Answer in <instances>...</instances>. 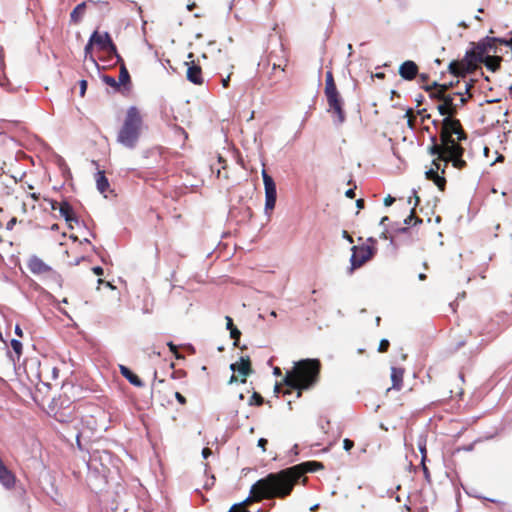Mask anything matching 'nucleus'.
I'll return each instance as SVG.
<instances>
[{"label":"nucleus","instance_id":"obj_16","mask_svg":"<svg viewBox=\"0 0 512 512\" xmlns=\"http://www.w3.org/2000/svg\"><path fill=\"white\" fill-rule=\"evenodd\" d=\"M185 65H187V80L195 85H201L203 83L201 66L196 64L194 61L185 62Z\"/></svg>","mask_w":512,"mask_h":512},{"label":"nucleus","instance_id":"obj_55","mask_svg":"<svg viewBox=\"0 0 512 512\" xmlns=\"http://www.w3.org/2000/svg\"><path fill=\"white\" fill-rule=\"evenodd\" d=\"M355 195H356L355 188H350V189L346 190V192H345V196L349 199L355 198Z\"/></svg>","mask_w":512,"mask_h":512},{"label":"nucleus","instance_id":"obj_22","mask_svg":"<svg viewBox=\"0 0 512 512\" xmlns=\"http://www.w3.org/2000/svg\"><path fill=\"white\" fill-rule=\"evenodd\" d=\"M431 145L428 146L427 152L431 156H436L438 161L443 160V151H442V140H440V144L437 143L436 136H430Z\"/></svg>","mask_w":512,"mask_h":512},{"label":"nucleus","instance_id":"obj_43","mask_svg":"<svg viewBox=\"0 0 512 512\" xmlns=\"http://www.w3.org/2000/svg\"><path fill=\"white\" fill-rule=\"evenodd\" d=\"M437 110L439 112V114L441 116H444V117H451V110H449V108H447L443 103H440L438 106H437Z\"/></svg>","mask_w":512,"mask_h":512},{"label":"nucleus","instance_id":"obj_32","mask_svg":"<svg viewBox=\"0 0 512 512\" xmlns=\"http://www.w3.org/2000/svg\"><path fill=\"white\" fill-rule=\"evenodd\" d=\"M492 40L491 46H496V43L508 47L511 49V59H512V38H502V37H490Z\"/></svg>","mask_w":512,"mask_h":512},{"label":"nucleus","instance_id":"obj_46","mask_svg":"<svg viewBox=\"0 0 512 512\" xmlns=\"http://www.w3.org/2000/svg\"><path fill=\"white\" fill-rule=\"evenodd\" d=\"M354 447V441L345 438L343 440V449L347 452H349Z\"/></svg>","mask_w":512,"mask_h":512},{"label":"nucleus","instance_id":"obj_61","mask_svg":"<svg viewBox=\"0 0 512 512\" xmlns=\"http://www.w3.org/2000/svg\"><path fill=\"white\" fill-rule=\"evenodd\" d=\"M356 206L359 210L363 209L364 206H365V201L364 199L360 198V199H357L356 200Z\"/></svg>","mask_w":512,"mask_h":512},{"label":"nucleus","instance_id":"obj_5","mask_svg":"<svg viewBox=\"0 0 512 512\" xmlns=\"http://www.w3.org/2000/svg\"><path fill=\"white\" fill-rule=\"evenodd\" d=\"M147 133L148 126L144 123L140 110L136 106H130V149Z\"/></svg>","mask_w":512,"mask_h":512},{"label":"nucleus","instance_id":"obj_14","mask_svg":"<svg viewBox=\"0 0 512 512\" xmlns=\"http://www.w3.org/2000/svg\"><path fill=\"white\" fill-rule=\"evenodd\" d=\"M230 369L243 377L241 383H246V377L253 373L249 356H241L239 361L230 364Z\"/></svg>","mask_w":512,"mask_h":512},{"label":"nucleus","instance_id":"obj_58","mask_svg":"<svg viewBox=\"0 0 512 512\" xmlns=\"http://www.w3.org/2000/svg\"><path fill=\"white\" fill-rule=\"evenodd\" d=\"M92 271L94 274H96L98 276L103 275V268L100 266L93 267Z\"/></svg>","mask_w":512,"mask_h":512},{"label":"nucleus","instance_id":"obj_44","mask_svg":"<svg viewBox=\"0 0 512 512\" xmlns=\"http://www.w3.org/2000/svg\"><path fill=\"white\" fill-rule=\"evenodd\" d=\"M389 346H390L389 340L386 338H383V339H381V341L379 343L378 351L386 352L388 350Z\"/></svg>","mask_w":512,"mask_h":512},{"label":"nucleus","instance_id":"obj_9","mask_svg":"<svg viewBox=\"0 0 512 512\" xmlns=\"http://www.w3.org/2000/svg\"><path fill=\"white\" fill-rule=\"evenodd\" d=\"M350 257V271L360 268L366 261L370 260L375 254V249L369 245L353 246Z\"/></svg>","mask_w":512,"mask_h":512},{"label":"nucleus","instance_id":"obj_47","mask_svg":"<svg viewBox=\"0 0 512 512\" xmlns=\"http://www.w3.org/2000/svg\"><path fill=\"white\" fill-rule=\"evenodd\" d=\"M459 81L456 82H448V83H442L441 89L446 93L449 89L453 88L455 85H457Z\"/></svg>","mask_w":512,"mask_h":512},{"label":"nucleus","instance_id":"obj_62","mask_svg":"<svg viewBox=\"0 0 512 512\" xmlns=\"http://www.w3.org/2000/svg\"><path fill=\"white\" fill-rule=\"evenodd\" d=\"M342 237L344 239H347L349 243H353V238L349 235V233L346 230L342 231Z\"/></svg>","mask_w":512,"mask_h":512},{"label":"nucleus","instance_id":"obj_27","mask_svg":"<svg viewBox=\"0 0 512 512\" xmlns=\"http://www.w3.org/2000/svg\"><path fill=\"white\" fill-rule=\"evenodd\" d=\"M338 91L336 83L334 81V77L331 71H327L326 79H325V89L324 94H328L330 92Z\"/></svg>","mask_w":512,"mask_h":512},{"label":"nucleus","instance_id":"obj_36","mask_svg":"<svg viewBox=\"0 0 512 512\" xmlns=\"http://www.w3.org/2000/svg\"><path fill=\"white\" fill-rule=\"evenodd\" d=\"M463 94H464L463 92H456V93H454V95L459 96V97H460V99H459V102H457V103H456V102H454V105H453L452 110H451V115L456 114L457 109H458L459 107L463 106V105L466 103V101H467V100H466V98L463 96Z\"/></svg>","mask_w":512,"mask_h":512},{"label":"nucleus","instance_id":"obj_21","mask_svg":"<svg viewBox=\"0 0 512 512\" xmlns=\"http://www.w3.org/2000/svg\"><path fill=\"white\" fill-rule=\"evenodd\" d=\"M404 369L401 367H391L392 389L400 390L403 384Z\"/></svg>","mask_w":512,"mask_h":512},{"label":"nucleus","instance_id":"obj_6","mask_svg":"<svg viewBox=\"0 0 512 512\" xmlns=\"http://www.w3.org/2000/svg\"><path fill=\"white\" fill-rule=\"evenodd\" d=\"M440 140H442V151L444 161L442 173H445V169L448 166L449 159L454 157L455 155L464 154L465 149L457 142V140L453 136L449 135L447 132L441 133Z\"/></svg>","mask_w":512,"mask_h":512},{"label":"nucleus","instance_id":"obj_38","mask_svg":"<svg viewBox=\"0 0 512 512\" xmlns=\"http://www.w3.org/2000/svg\"><path fill=\"white\" fill-rule=\"evenodd\" d=\"M441 86H442V83H439L438 81H434V82H432L431 84H423V85L421 86V88H422L425 92H431V91H434V90L441 89Z\"/></svg>","mask_w":512,"mask_h":512},{"label":"nucleus","instance_id":"obj_42","mask_svg":"<svg viewBox=\"0 0 512 512\" xmlns=\"http://www.w3.org/2000/svg\"><path fill=\"white\" fill-rule=\"evenodd\" d=\"M456 95L453 94H447L444 96L443 100H442V103L447 107L449 108V110H452V107L454 105V97Z\"/></svg>","mask_w":512,"mask_h":512},{"label":"nucleus","instance_id":"obj_8","mask_svg":"<svg viewBox=\"0 0 512 512\" xmlns=\"http://www.w3.org/2000/svg\"><path fill=\"white\" fill-rule=\"evenodd\" d=\"M262 179L265 190V213L268 215L275 208L277 201V187L271 175L265 169L262 170Z\"/></svg>","mask_w":512,"mask_h":512},{"label":"nucleus","instance_id":"obj_45","mask_svg":"<svg viewBox=\"0 0 512 512\" xmlns=\"http://www.w3.org/2000/svg\"><path fill=\"white\" fill-rule=\"evenodd\" d=\"M330 424V421L329 420H325L323 421L322 419H320L318 421V427L319 429L324 433V434H327L328 433V429H327V426Z\"/></svg>","mask_w":512,"mask_h":512},{"label":"nucleus","instance_id":"obj_51","mask_svg":"<svg viewBox=\"0 0 512 512\" xmlns=\"http://www.w3.org/2000/svg\"><path fill=\"white\" fill-rule=\"evenodd\" d=\"M175 399L181 405H184L187 402L186 398L180 392H175Z\"/></svg>","mask_w":512,"mask_h":512},{"label":"nucleus","instance_id":"obj_4","mask_svg":"<svg viewBox=\"0 0 512 512\" xmlns=\"http://www.w3.org/2000/svg\"><path fill=\"white\" fill-rule=\"evenodd\" d=\"M91 42L102 53L106 54L109 61L115 59V63L122 61L123 58L118 54L115 44L112 42L107 32L94 31L90 36Z\"/></svg>","mask_w":512,"mask_h":512},{"label":"nucleus","instance_id":"obj_25","mask_svg":"<svg viewBox=\"0 0 512 512\" xmlns=\"http://www.w3.org/2000/svg\"><path fill=\"white\" fill-rule=\"evenodd\" d=\"M153 158V161H147L143 163V166L146 168L153 167L154 162H157L158 159H161V153L157 148L148 149L143 152V158Z\"/></svg>","mask_w":512,"mask_h":512},{"label":"nucleus","instance_id":"obj_37","mask_svg":"<svg viewBox=\"0 0 512 512\" xmlns=\"http://www.w3.org/2000/svg\"><path fill=\"white\" fill-rule=\"evenodd\" d=\"M11 347L13 351L16 353L17 358L19 359L22 355V343L19 340L12 339L11 340Z\"/></svg>","mask_w":512,"mask_h":512},{"label":"nucleus","instance_id":"obj_57","mask_svg":"<svg viewBox=\"0 0 512 512\" xmlns=\"http://www.w3.org/2000/svg\"><path fill=\"white\" fill-rule=\"evenodd\" d=\"M418 114L422 116L423 121L431 117L430 114H426V109L418 110Z\"/></svg>","mask_w":512,"mask_h":512},{"label":"nucleus","instance_id":"obj_35","mask_svg":"<svg viewBox=\"0 0 512 512\" xmlns=\"http://www.w3.org/2000/svg\"><path fill=\"white\" fill-rule=\"evenodd\" d=\"M263 403L264 398L258 392H253L248 402L250 406H261Z\"/></svg>","mask_w":512,"mask_h":512},{"label":"nucleus","instance_id":"obj_40","mask_svg":"<svg viewBox=\"0 0 512 512\" xmlns=\"http://www.w3.org/2000/svg\"><path fill=\"white\" fill-rule=\"evenodd\" d=\"M428 93H429V97L431 99L438 100L441 102H442L444 96L446 95V93L442 89L434 90V91H431Z\"/></svg>","mask_w":512,"mask_h":512},{"label":"nucleus","instance_id":"obj_7","mask_svg":"<svg viewBox=\"0 0 512 512\" xmlns=\"http://www.w3.org/2000/svg\"><path fill=\"white\" fill-rule=\"evenodd\" d=\"M328 112H331L336 116L333 122L335 125H342L346 121V113L344 111V100L341 97L339 91L330 92L325 94Z\"/></svg>","mask_w":512,"mask_h":512},{"label":"nucleus","instance_id":"obj_59","mask_svg":"<svg viewBox=\"0 0 512 512\" xmlns=\"http://www.w3.org/2000/svg\"><path fill=\"white\" fill-rule=\"evenodd\" d=\"M167 346L169 347V350L172 352V353H176L177 351V345H175L172 341H169L167 342Z\"/></svg>","mask_w":512,"mask_h":512},{"label":"nucleus","instance_id":"obj_63","mask_svg":"<svg viewBox=\"0 0 512 512\" xmlns=\"http://www.w3.org/2000/svg\"><path fill=\"white\" fill-rule=\"evenodd\" d=\"M466 344V341L465 340H460L456 343V346L454 348V351H458L459 349H461L462 347H464Z\"/></svg>","mask_w":512,"mask_h":512},{"label":"nucleus","instance_id":"obj_64","mask_svg":"<svg viewBox=\"0 0 512 512\" xmlns=\"http://www.w3.org/2000/svg\"><path fill=\"white\" fill-rule=\"evenodd\" d=\"M474 86V81L471 79L469 82L465 84V91L464 93H468L469 90Z\"/></svg>","mask_w":512,"mask_h":512},{"label":"nucleus","instance_id":"obj_20","mask_svg":"<svg viewBox=\"0 0 512 512\" xmlns=\"http://www.w3.org/2000/svg\"><path fill=\"white\" fill-rule=\"evenodd\" d=\"M491 56L489 53H486L484 56V60L481 62L485 65V67L491 72H496L500 69L501 56L498 53H493Z\"/></svg>","mask_w":512,"mask_h":512},{"label":"nucleus","instance_id":"obj_34","mask_svg":"<svg viewBox=\"0 0 512 512\" xmlns=\"http://www.w3.org/2000/svg\"><path fill=\"white\" fill-rule=\"evenodd\" d=\"M94 47H95L94 43L91 42V38H89V41L84 48V59L85 60L89 59L92 63L96 64V60L92 55V51H93Z\"/></svg>","mask_w":512,"mask_h":512},{"label":"nucleus","instance_id":"obj_12","mask_svg":"<svg viewBox=\"0 0 512 512\" xmlns=\"http://www.w3.org/2000/svg\"><path fill=\"white\" fill-rule=\"evenodd\" d=\"M132 308L134 311L139 310L142 314H149L152 312L153 298L151 297L147 287L141 288L139 294L136 295Z\"/></svg>","mask_w":512,"mask_h":512},{"label":"nucleus","instance_id":"obj_13","mask_svg":"<svg viewBox=\"0 0 512 512\" xmlns=\"http://www.w3.org/2000/svg\"><path fill=\"white\" fill-rule=\"evenodd\" d=\"M432 165L435 167H431L428 170L425 171V178L427 180L433 181L434 184L439 188V190L443 191L445 189L446 185V179L444 177V173L441 175L438 173V170H442L441 164L438 161V159L432 160Z\"/></svg>","mask_w":512,"mask_h":512},{"label":"nucleus","instance_id":"obj_60","mask_svg":"<svg viewBox=\"0 0 512 512\" xmlns=\"http://www.w3.org/2000/svg\"><path fill=\"white\" fill-rule=\"evenodd\" d=\"M212 454V451L209 448H204L202 450V457L207 459Z\"/></svg>","mask_w":512,"mask_h":512},{"label":"nucleus","instance_id":"obj_24","mask_svg":"<svg viewBox=\"0 0 512 512\" xmlns=\"http://www.w3.org/2000/svg\"><path fill=\"white\" fill-rule=\"evenodd\" d=\"M85 11H86V3L85 2H82L80 4H78L71 12L70 14V20L72 23L74 24H78L84 14H85Z\"/></svg>","mask_w":512,"mask_h":512},{"label":"nucleus","instance_id":"obj_15","mask_svg":"<svg viewBox=\"0 0 512 512\" xmlns=\"http://www.w3.org/2000/svg\"><path fill=\"white\" fill-rule=\"evenodd\" d=\"M419 67L413 60H406L400 66L398 73L403 80L412 81L418 75Z\"/></svg>","mask_w":512,"mask_h":512},{"label":"nucleus","instance_id":"obj_18","mask_svg":"<svg viewBox=\"0 0 512 512\" xmlns=\"http://www.w3.org/2000/svg\"><path fill=\"white\" fill-rule=\"evenodd\" d=\"M391 230L396 234L408 235V237L403 240V243H405L407 245H411L416 240V238L413 235L412 229L405 225H401L399 222L392 223Z\"/></svg>","mask_w":512,"mask_h":512},{"label":"nucleus","instance_id":"obj_53","mask_svg":"<svg viewBox=\"0 0 512 512\" xmlns=\"http://www.w3.org/2000/svg\"><path fill=\"white\" fill-rule=\"evenodd\" d=\"M395 202V198L391 195H387L385 198H384V205L385 206H391L393 203Z\"/></svg>","mask_w":512,"mask_h":512},{"label":"nucleus","instance_id":"obj_11","mask_svg":"<svg viewBox=\"0 0 512 512\" xmlns=\"http://www.w3.org/2000/svg\"><path fill=\"white\" fill-rule=\"evenodd\" d=\"M27 267L32 274L37 276L58 277V274L51 266L46 264L41 258L35 255L28 259Z\"/></svg>","mask_w":512,"mask_h":512},{"label":"nucleus","instance_id":"obj_29","mask_svg":"<svg viewBox=\"0 0 512 512\" xmlns=\"http://www.w3.org/2000/svg\"><path fill=\"white\" fill-rule=\"evenodd\" d=\"M423 220L420 217L414 215V208L411 209L410 214L404 219L403 224L411 229L419 224H421Z\"/></svg>","mask_w":512,"mask_h":512},{"label":"nucleus","instance_id":"obj_1","mask_svg":"<svg viewBox=\"0 0 512 512\" xmlns=\"http://www.w3.org/2000/svg\"><path fill=\"white\" fill-rule=\"evenodd\" d=\"M318 461H306L278 472H271L260 478L251 486L255 499L262 497H278L284 499L291 494L294 486L306 472H315L323 469Z\"/></svg>","mask_w":512,"mask_h":512},{"label":"nucleus","instance_id":"obj_52","mask_svg":"<svg viewBox=\"0 0 512 512\" xmlns=\"http://www.w3.org/2000/svg\"><path fill=\"white\" fill-rule=\"evenodd\" d=\"M45 201H47L51 207L52 210H59V204L56 200H53V199H44Z\"/></svg>","mask_w":512,"mask_h":512},{"label":"nucleus","instance_id":"obj_49","mask_svg":"<svg viewBox=\"0 0 512 512\" xmlns=\"http://www.w3.org/2000/svg\"><path fill=\"white\" fill-rule=\"evenodd\" d=\"M421 466H422L423 474H424V477H425L426 481L430 482L431 481V476H430L429 469L425 465V462H421Z\"/></svg>","mask_w":512,"mask_h":512},{"label":"nucleus","instance_id":"obj_28","mask_svg":"<svg viewBox=\"0 0 512 512\" xmlns=\"http://www.w3.org/2000/svg\"><path fill=\"white\" fill-rule=\"evenodd\" d=\"M122 121L123 124L118 134V141L123 144H126L128 142V113L124 116Z\"/></svg>","mask_w":512,"mask_h":512},{"label":"nucleus","instance_id":"obj_19","mask_svg":"<svg viewBox=\"0 0 512 512\" xmlns=\"http://www.w3.org/2000/svg\"><path fill=\"white\" fill-rule=\"evenodd\" d=\"M59 213L70 226L72 222H77V217L75 216L74 210L69 202L62 201L59 204Z\"/></svg>","mask_w":512,"mask_h":512},{"label":"nucleus","instance_id":"obj_48","mask_svg":"<svg viewBox=\"0 0 512 512\" xmlns=\"http://www.w3.org/2000/svg\"><path fill=\"white\" fill-rule=\"evenodd\" d=\"M80 86V96L84 97L86 90H87V81L86 80H80L79 81Z\"/></svg>","mask_w":512,"mask_h":512},{"label":"nucleus","instance_id":"obj_3","mask_svg":"<svg viewBox=\"0 0 512 512\" xmlns=\"http://www.w3.org/2000/svg\"><path fill=\"white\" fill-rule=\"evenodd\" d=\"M492 40L493 39H490V36H486L479 40L476 44L472 43V47L466 51L462 61L465 64L466 70L469 71L470 66L475 63H481L484 60L486 53H498L496 46H491Z\"/></svg>","mask_w":512,"mask_h":512},{"label":"nucleus","instance_id":"obj_41","mask_svg":"<svg viewBox=\"0 0 512 512\" xmlns=\"http://www.w3.org/2000/svg\"><path fill=\"white\" fill-rule=\"evenodd\" d=\"M130 384L137 386V387H142L144 385L141 378L137 374L132 372L131 370H130Z\"/></svg>","mask_w":512,"mask_h":512},{"label":"nucleus","instance_id":"obj_30","mask_svg":"<svg viewBox=\"0 0 512 512\" xmlns=\"http://www.w3.org/2000/svg\"><path fill=\"white\" fill-rule=\"evenodd\" d=\"M96 183H97V188L101 193H104L109 187L108 180L103 172L97 173Z\"/></svg>","mask_w":512,"mask_h":512},{"label":"nucleus","instance_id":"obj_23","mask_svg":"<svg viewBox=\"0 0 512 512\" xmlns=\"http://www.w3.org/2000/svg\"><path fill=\"white\" fill-rule=\"evenodd\" d=\"M448 71L450 74L456 77H464L468 73V70L465 69V64L455 60L449 63Z\"/></svg>","mask_w":512,"mask_h":512},{"label":"nucleus","instance_id":"obj_39","mask_svg":"<svg viewBox=\"0 0 512 512\" xmlns=\"http://www.w3.org/2000/svg\"><path fill=\"white\" fill-rule=\"evenodd\" d=\"M229 331H230V337L234 340V343H233L234 346H238L239 339L241 336V331L236 326L231 328Z\"/></svg>","mask_w":512,"mask_h":512},{"label":"nucleus","instance_id":"obj_31","mask_svg":"<svg viewBox=\"0 0 512 512\" xmlns=\"http://www.w3.org/2000/svg\"><path fill=\"white\" fill-rule=\"evenodd\" d=\"M264 498H266V499H272L273 497H262V498H260V499H255V497H254V493H252V492L250 491V494H249L248 498H246L244 501H242V502H240V503H236V504H234V505H233V507H237V508H238V512H250L249 510H247L246 508H244V507H243V505H244L247 501H249L250 499H251L252 501L259 502V501H261V500H262V499H264Z\"/></svg>","mask_w":512,"mask_h":512},{"label":"nucleus","instance_id":"obj_10","mask_svg":"<svg viewBox=\"0 0 512 512\" xmlns=\"http://www.w3.org/2000/svg\"><path fill=\"white\" fill-rule=\"evenodd\" d=\"M120 63V75L118 80L115 77L110 75H102V81L112 89L113 93L123 92L128 83V71L126 69V65L124 60L119 61Z\"/></svg>","mask_w":512,"mask_h":512},{"label":"nucleus","instance_id":"obj_33","mask_svg":"<svg viewBox=\"0 0 512 512\" xmlns=\"http://www.w3.org/2000/svg\"><path fill=\"white\" fill-rule=\"evenodd\" d=\"M449 162H451L453 167L457 169H463L467 165L466 161L463 159V154L455 155L449 159Z\"/></svg>","mask_w":512,"mask_h":512},{"label":"nucleus","instance_id":"obj_26","mask_svg":"<svg viewBox=\"0 0 512 512\" xmlns=\"http://www.w3.org/2000/svg\"><path fill=\"white\" fill-rule=\"evenodd\" d=\"M427 436L425 434H420L417 438V447L419 452L421 453V462H426L427 460Z\"/></svg>","mask_w":512,"mask_h":512},{"label":"nucleus","instance_id":"obj_2","mask_svg":"<svg viewBox=\"0 0 512 512\" xmlns=\"http://www.w3.org/2000/svg\"><path fill=\"white\" fill-rule=\"evenodd\" d=\"M321 370V362L317 358H305L294 362L291 370L286 372L283 384L289 392L296 391L297 398L302 391L309 390L318 382Z\"/></svg>","mask_w":512,"mask_h":512},{"label":"nucleus","instance_id":"obj_54","mask_svg":"<svg viewBox=\"0 0 512 512\" xmlns=\"http://www.w3.org/2000/svg\"><path fill=\"white\" fill-rule=\"evenodd\" d=\"M225 320L227 330H230L231 328L235 327V325L233 324V319L230 316H226Z\"/></svg>","mask_w":512,"mask_h":512},{"label":"nucleus","instance_id":"obj_50","mask_svg":"<svg viewBox=\"0 0 512 512\" xmlns=\"http://www.w3.org/2000/svg\"><path fill=\"white\" fill-rule=\"evenodd\" d=\"M268 444V440L266 438H259L257 442V446L262 449V451H266V445Z\"/></svg>","mask_w":512,"mask_h":512},{"label":"nucleus","instance_id":"obj_56","mask_svg":"<svg viewBox=\"0 0 512 512\" xmlns=\"http://www.w3.org/2000/svg\"><path fill=\"white\" fill-rule=\"evenodd\" d=\"M119 368H120L121 374H122L126 379H128V366L120 365V366H119Z\"/></svg>","mask_w":512,"mask_h":512},{"label":"nucleus","instance_id":"obj_17","mask_svg":"<svg viewBox=\"0 0 512 512\" xmlns=\"http://www.w3.org/2000/svg\"><path fill=\"white\" fill-rule=\"evenodd\" d=\"M443 123V131L447 132L449 135L453 136V134L458 136L459 140L465 139V135L459 131L458 127L460 126V122L457 119H452L451 117H444L442 119Z\"/></svg>","mask_w":512,"mask_h":512}]
</instances>
